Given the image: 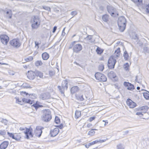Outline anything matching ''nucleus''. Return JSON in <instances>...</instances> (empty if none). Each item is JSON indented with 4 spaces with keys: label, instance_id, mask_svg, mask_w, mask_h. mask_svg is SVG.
<instances>
[{
    "label": "nucleus",
    "instance_id": "1",
    "mask_svg": "<svg viewBox=\"0 0 149 149\" xmlns=\"http://www.w3.org/2000/svg\"><path fill=\"white\" fill-rule=\"evenodd\" d=\"M118 24L120 31L121 32H123L125 29L126 25V19L124 16H121L119 17Z\"/></svg>",
    "mask_w": 149,
    "mask_h": 149
},
{
    "label": "nucleus",
    "instance_id": "2",
    "mask_svg": "<svg viewBox=\"0 0 149 149\" xmlns=\"http://www.w3.org/2000/svg\"><path fill=\"white\" fill-rule=\"evenodd\" d=\"M31 27L33 29H36L39 27L40 24V20L37 16H34L31 21Z\"/></svg>",
    "mask_w": 149,
    "mask_h": 149
},
{
    "label": "nucleus",
    "instance_id": "3",
    "mask_svg": "<svg viewBox=\"0 0 149 149\" xmlns=\"http://www.w3.org/2000/svg\"><path fill=\"white\" fill-rule=\"evenodd\" d=\"M52 118L51 112L49 109H47L43 111L42 120L45 122L49 121Z\"/></svg>",
    "mask_w": 149,
    "mask_h": 149
},
{
    "label": "nucleus",
    "instance_id": "4",
    "mask_svg": "<svg viewBox=\"0 0 149 149\" xmlns=\"http://www.w3.org/2000/svg\"><path fill=\"white\" fill-rule=\"evenodd\" d=\"M107 9L109 13L112 16L115 17L118 15V12L117 11L116 8L113 6L110 5L107 6Z\"/></svg>",
    "mask_w": 149,
    "mask_h": 149
},
{
    "label": "nucleus",
    "instance_id": "5",
    "mask_svg": "<svg viewBox=\"0 0 149 149\" xmlns=\"http://www.w3.org/2000/svg\"><path fill=\"white\" fill-rule=\"evenodd\" d=\"M68 84L67 81L66 80H63L62 82V87L58 86V88L60 92L62 94H64L65 90H67L68 88Z\"/></svg>",
    "mask_w": 149,
    "mask_h": 149
},
{
    "label": "nucleus",
    "instance_id": "6",
    "mask_svg": "<svg viewBox=\"0 0 149 149\" xmlns=\"http://www.w3.org/2000/svg\"><path fill=\"white\" fill-rule=\"evenodd\" d=\"M9 44L14 48H18L21 45L19 39L15 38L10 40L9 42Z\"/></svg>",
    "mask_w": 149,
    "mask_h": 149
},
{
    "label": "nucleus",
    "instance_id": "7",
    "mask_svg": "<svg viewBox=\"0 0 149 149\" xmlns=\"http://www.w3.org/2000/svg\"><path fill=\"white\" fill-rule=\"evenodd\" d=\"M95 76V78L98 80L104 82L106 81L107 80V78L106 76L101 73H96Z\"/></svg>",
    "mask_w": 149,
    "mask_h": 149
},
{
    "label": "nucleus",
    "instance_id": "8",
    "mask_svg": "<svg viewBox=\"0 0 149 149\" xmlns=\"http://www.w3.org/2000/svg\"><path fill=\"white\" fill-rule=\"evenodd\" d=\"M0 39L3 44L7 45L9 41V38L7 35L3 34L0 35Z\"/></svg>",
    "mask_w": 149,
    "mask_h": 149
},
{
    "label": "nucleus",
    "instance_id": "9",
    "mask_svg": "<svg viewBox=\"0 0 149 149\" xmlns=\"http://www.w3.org/2000/svg\"><path fill=\"white\" fill-rule=\"evenodd\" d=\"M82 48V47L80 44H74L73 48V52L75 53H79Z\"/></svg>",
    "mask_w": 149,
    "mask_h": 149
},
{
    "label": "nucleus",
    "instance_id": "10",
    "mask_svg": "<svg viewBox=\"0 0 149 149\" xmlns=\"http://www.w3.org/2000/svg\"><path fill=\"white\" fill-rule=\"evenodd\" d=\"M42 133V127L40 126L37 127L34 131V134L36 136L40 137Z\"/></svg>",
    "mask_w": 149,
    "mask_h": 149
},
{
    "label": "nucleus",
    "instance_id": "11",
    "mask_svg": "<svg viewBox=\"0 0 149 149\" xmlns=\"http://www.w3.org/2000/svg\"><path fill=\"white\" fill-rule=\"evenodd\" d=\"M104 141L102 140H97L95 141H93L91 142L87 143L86 144H84V145L85 146L86 148H88L90 146H91L92 145H93L96 143H102Z\"/></svg>",
    "mask_w": 149,
    "mask_h": 149
},
{
    "label": "nucleus",
    "instance_id": "12",
    "mask_svg": "<svg viewBox=\"0 0 149 149\" xmlns=\"http://www.w3.org/2000/svg\"><path fill=\"white\" fill-rule=\"evenodd\" d=\"M59 130L58 128H55L51 130L50 134L52 137H54L56 136L58 133Z\"/></svg>",
    "mask_w": 149,
    "mask_h": 149
},
{
    "label": "nucleus",
    "instance_id": "13",
    "mask_svg": "<svg viewBox=\"0 0 149 149\" xmlns=\"http://www.w3.org/2000/svg\"><path fill=\"white\" fill-rule=\"evenodd\" d=\"M50 97V94L49 93H42L40 95V98L43 100L49 99Z\"/></svg>",
    "mask_w": 149,
    "mask_h": 149
},
{
    "label": "nucleus",
    "instance_id": "14",
    "mask_svg": "<svg viewBox=\"0 0 149 149\" xmlns=\"http://www.w3.org/2000/svg\"><path fill=\"white\" fill-rule=\"evenodd\" d=\"M127 104L130 108H133L136 106V103L132 101L131 99H128L126 102Z\"/></svg>",
    "mask_w": 149,
    "mask_h": 149
},
{
    "label": "nucleus",
    "instance_id": "15",
    "mask_svg": "<svg viewBox=\"0 0 149 149\" xmlns=\"http://www.w3.org/2000/svg\"><path fill=\"white\" fill-rule=\"evenodd\" d=\"M27 77L29 79L31 80L33 79L35 76V71L33 72L32 71H29L27 74Z\"/></svg>",
    "mask_w": 149,
    "mask_h": 149
},
{
    "label": "nucleus",
    "instance_id": "16",
    "mask_svg": "<svg viewBox=\"0 0 149 149\" xmlns=\"http://www.w3.org/2000/svg\"><path fill=\"white\" fill-rule=\"evenodd\" d=\"M25 128L26 129V130L24 131V133L26 136V138L27 139H29V138L28 134H29L31 137H33V134L30 129H28L27 128Z\"/></svg>",
    "mask_w": 149,
    "mask_h": 149
},
{
    "label": "nucleus",
    "instance_id": "17",
    "mask_svg": "<svg viewBox=\"0 0 149 149\" xmlns=\"http://www.w3.org/2000/svg\"><path fill=\"white\" fill-rule=\"evenodd\" d=\"M124 85L127 87V89L128 90H132L134 89V86L129 82H125Z\"/></svg>",
    "mask_w": 149,
    "mask_h": 149
},
{
    "label": "nucleus",
    "instance_id": "18",
    "mask_svg": "<svg viewBox=\"0 0 149 149\" xmlns=\"http://www.w3.org/2000/svg\"><path fill=\"white\" fill-rule=\"evenodd\" d=\"M79 90V88L77 86H74L72 87L70 89V92L72 94H73L78 92Z\"/></svg>",
    "mask_w": 149,
    "mask_h": 149
},
{
    "label": "nucleus",
    "instance_id": "19",
    "mask_svg": "<svg viewBox=\"0 0 149 149\" xmlns=\"http://www.w3.org/2000/svg\"><path fill=\"white\" fill-rule=\"evenodd\" d=\"M8 141H4L0 145V149H5L8 145Z\"/></svg>",
    "mask_w": 149,
    "mask_h": 149
},
{
    "label": "nucleus",
    "instance_id": "20",
    "mask_svg": "<svg viewBox=\"0 0 149 149\" xmlns=\"http://www.w3.org/2000/svg\"><path fill=\"white\" fill-rule=\"evenodd\" d=\"M108 76L110 79L114 78L116 77V75L114 72L111 71L108 73Z\"/></svg>",
    "mask_w": 149,
    "mask_h": 149
},
{
    "label": "nucleus",
    "instance_id": "21",
    "mask_svg": "<svg viewBox=\"0 0 149 149\" xmlns=\"http://www.w3.org/2000/svg\"><path fill=\"white\" fill-rule=\"evenodd\" d=\"M42 56L43 59L45 60H47L49 57V54L46 52L43 53L42 55Z\"/></svg>",
    "mask_w": 149,
    "mask_h": 149
},
{
    "label": "nucleus",
    "instance_id": "22",
    "mask_svg": "<svg viewBox=\"0 0 149 149\" xmlns=\"http://www.w3.org/2000/svg\"><path fill=\"white\" fill-rule=\"evenodd\" d=\"M22 100L23 102L29 103L31 104L33 103V101L30 99H28L26 98H24L22 99Z\"/></svg>",
    "mask_w": 149,
    "mask_h": 149
},
{
    "label": "nucleus",
    "instance_id": "23",
    "mask_svg": "<svg viewBox=\"0 0 149 149\" xmlns=\"http://www.w3.org/2000/svg\"><path fill=\"white\" fill-rule=\"evenodd\" d=\"M116 59H115L113 57H110L108 60V63H111L113 64V65H115L116 63Z\"/></svg>",
    "mask_w": 149,
    "mask_h": 149
},
{
    "label": "nucleus",
    "instance_id": "24",
    "mask_svg": "<svg viewBox=\"0 0 149 149\" xmlns=\"http://www.w3.org/2000/svg\"><path fill=\"white\" fill-rule=\"evenodd\" d=\"M75 96L76 99L78 100H80V101H82L84 100H86V99L84 98L83 95H79L77 94H76L75 95Z\"/></svg>",
    "mask_w": 149,
    "mask_h": 149
},
{
    "label": "nucleus",
    "instance_id": "25",
    "mask_svg": "<svg viewBox=\"0 0 149 149\" xmlns=\"http://www.w3.org/2000/svg\"><path fill=\"white\" fill-rule=\"evenodd\" d=\"M35 76L39 77L40 78H42L43 77V73L38 70L35 71Z\"/></svg>",
    "mask_w": 149,
    "mask_h": 149
},
{
    "label": "nucleus",
    "instance_id": "26",
    "mask_svg": "<svg viewBox=\"0 0 149 149\" xmlns=\"http://www.w3.org/2000/svg\"><path fill=\"white\" fill-rule=\"evenodd\" d=\"M109 15L107 14H105L102 17V19L103 21L107 22L109 20Z\"/></svg>",
    "mask_w": 149,
    "mask_h": 149
},
{
    "label": "nucleus",
    "instance_id": "27",
    "mask_svg": "<svg viewBox=\"0 0 149 149\" xmlns=\"http://www.w3.org/2000/svg\"><path fill=\"white\" fill-rule=\"evenodd\" d=\"M120 48H118L117 50H116L114 52V54L116 57H118L120 55Z\"/></svg>",
    "mask_w": 149,
    "mask_h": 149
},
{
    "label": "nucleus",
    "instance_id": "28",
    "mask_svg": "<svg viewBox=\"0 0 149 149\" xmlns=\"http://www.w3.org/2000/svg\"><path fill=\"white\" fill-rule=\"evenodd\" d=\"M146 91H147L148 93L147 92H145V93H143V96L146 99V100H149V92Z\"/></svg>",
    "mask_w": 149,
    "mask_h": 149
},
{
    "label": "nucleus",
    "instance_id": "29",
    "mask_svg": "<svg viewBox=\"0 0 149 149\" xmlns=\"http://www.w3.org/2000/svg\"><path fill=\"white\" fill-rule=\"evenodd\" d=\"M81 116V112L79 111H76L75 112V118H78Z\"/></svg>",
    "mask_w": 149,
    "mask_h": 149
},
{
    "label": "nucleus",
    "instance_id": "30",
    "mask_svg": "<svg viewBox=\"0 0 149 149\" xmlns=\"http://www.w3.org/2000/svg\"><path fill=\"white\" fill-rule=\"evenodd\" d=\"M103 50L101 48H100L99 47H97L96 51L97 53L98 54H102V53H103Z\"/></svg>",
    "mask_w": 149,
    "mask_h": 149
},
{
    "label": "nucleus",
    "instance_id": "31",
    "mask_svg": "<svg viewBox=\"0 0 149 149\" xmlns=\"http://www.w3.org/2000/svg\"><path fill=\"white\" fill-rule=\"evenodd\" d=\"M6 13L8 15V17L10 19L12 18V13L11 10H8L6 12Z\"/></svg>",
    "mask_w": 149,
    "mask_h": 149
},
{
    "label": "nucleus",
    "instance_id": "32",
    "mask_svg": "<svg viewBox=\"0 0 149 149\" xmlns=\"http://www.w3.org/2000/svg\"><path fill=\"white\" fill-rule=\"evenodd\" d=\"M92 38L93 36H92L89 35L85 39L86 40L89 41L88 42L92 43V41H91V39Z\"/></svg>",
    "mask_w": 149,
    "mask_h": 149
},
{
    "label": "nucleus",
    "instance_id": "33",
    "mask_svg": "<svg viewBox=\"0 0 149 149\" xmlns=\"http://www.w3.org/2000/svg\"><path fill=\"white\" fill-rule=\"evenodd\" d=\"M94 130H97L96 129H92L91 131H89L88 132V134L90 135H93L95 133V132L94 131Z\"/></svg>",
    "mask_w": 149,
    "mask_h": 149
},
{
    "label": "nucleus",
    "instance_id": "34",
    "mask_svg": "<svg viewBox=\"0 0 149 149\" xmlns=\"http://www.w3.org/2000/svg\"><path fill=\"white\" fill-rule=\"evenodd\" d=\"M123 56L125 60H128V59L129 56L128 54L126 51H125L124 52Z\"/></svg>",
    "mask_w": 149,
    "mask_h": 149
},
{
    "label": "nucleus",
    "instance_id": "35",
    "mask_svg": "<svg viewBox=\"0 0 149 149\" xmlns=\"http://www.w3.org/2000/svg\"><path fill=\"white\" fill-rule=\"evenodd\" d=\"M32 106L34 107L36 110H37L39 108L42 107V105H40L36 104H33Z\"/></svg>",
    "mask_w": 149,
    "mask_h": 149
},
{
    "label": "nucleus",
    "instance_id": "36",
    "mask_svg": "<svg viewBox=\"0 0 149 149\" xmlns=\"http://www.w3.org/2000/svg\"><path fill=\"white\" fill-rule=\"evenodd\" d=\"M42 64V63L41 61H37L35 63V65L37 66H41Z\"/></svg>",
    "mask_w": 149,
    "mask_h": 149
},
{
    "label": "nucleus",
    "instance_id": "37",
    "mask_svg": "<svg viewBox=\"0 0 149 149\" xmlns=\"http://www.w3.org/2000/svg\"><path fill=\"white\" fill-rule=\"evenodd\" d=\"M0 122L3 123L5 125H7L8 123V120L6 119L3 118L0 119Z\"/></svg>",
    "mask_w": 149,
    "mask_h": 149
},
{
    "label": "nucleus",
    "instance_id": "38",
    "mask_svg": "<svg viewBox=\"0 0 149 149\" xmlns=\"http://www.w3.org/2000/svg\"><path fill=\"white\" fill-rule=\"evenodd\" d=\"M117 149H124L125 148L124 146L121 144H120L117 146Z\"/></svg>",
    "mask_w": 149,
    "mask_h": 149
},
{
    "label": "nucleus",
    "instance_id": "39",
    "mask_svg": "<svg viewBox=\"0 0 149 149\" xmlns=\"http://www.w3.org/2000/svg\"><path fill=\"white\" fill-rule=\"evenodd\" d=\"M115 65H113V64L111 63H108V65L109 68V69H112L114 68Z\"/></svg>",
    "mask_w": 149,
    "mask_h": 149
},
{
    "label": "nucleus",
    "instance_id": "40",
    "mask_svg": "<svg viewBox=\"0 0 149 149\" xmlns=\"http://www.w3.org/2000/svg\"><path fill=\"white\" fill-rule=\"evenodd\" d=\"M132 38L133 39L136 40L137 42H138V38L137 36V35L136 34L134 33Z\"/></svg>",
    "mask_w": 149,
    "mask_h": 149
},
{
    "label": "nucleus",
    "instance_id": "41",
    "mask_svg": "<svg viewBox=\"0 0 149 149\" xmlns=\"http://www.w3.org/2000/svg\"><path fill=\"white\" fill-rule=\"evenodd\" d=\"M78 13L77 12V11L75 10L72 11L71 12L70 14L72 15L73 17L77 15Z\"/></svg>",
    "mask_w": 149,
    "mask_h": 149
},
{
    "label": "nucleus",
    "instance_id": "42",
    "mask_svg": "<svg viewBox=\"0 0 149 149\" xmlns=\"http://www.w3.org/2000/svg\"><path fill=\"white\" fill-rule=\"evenodd\" d=\"M143 49L144 52L149 53V48L148 47H144Z\"/></svg>",
    "mask_w": 149,
    "mask_h": 149
},
{
    "label": "nucleus",
    "instance_id": "43",
    "mask_svg": "<svg viewBox=\"0 0 149 149\" xmlns=\"http://www.w3.org/2000/svg\"><path fill=\"white\" fill-rule=\"evenodd\" d=\"M7 134L9 136L12 137L13 139H14L15 138V135H14L12 133H10L9 132H8Z\"/></svg>",
    "mask_w": 149,
    "mask_h": 149
},
{
    "label": "nucleus",
    "instance_id": "44",
    "mask_svg": "<svg viewBox=\"0 0 149 149\" xmlns=\"http://www.w3.org/2000/svg\"><path fill=\"white\" fill-rule=\"evenodd\" d=\"M77 42L76 41H74L72 42L71 44L70 45V46L69 47V49H70L72 48V47L73 48V46L74 45V44L76 42Z\"/></svg>",
    "mask_w": 149,
    "mask_h": 149
},
{
    "label": "nucleus",
    "instance_id": "45",
    "mask_svg": "<svg viewBox=\"0 0 149 149\" xmlns=\"http://www.w3.org/2000/svg\"><path fill=\"white\" fill-rule=\"evenodd\" d=\"M104 68V66L103 65H100L99 67V70L101 71L103 70Z\"/></svg>",
    "mask_w": 149,
    "mask_h": 149
},
{
    "label": "nucleus",
    "instance_id": "46",
    "mask_svg": "<svg viewBox=\"0 0 149 149\" xmlns=\"http://www.w3.org/2000/svg\"><path fill=\"white\" fill-rule=\"evenodd\" d=\"M55 122L57 123L58 124L60 122V119L59 118L57 117H56L55 119Z\"/></svg>",
    "mask_w": 149,
    "mask_h": 149
},
{
    "label": "nucleus",
    "instance_id": "47",
    "mask_svg": "<svg viewBox=\"0 0 149 149\" xmlns=\"http://www.w3.org/2000/svg\"><path fill=\"white\" fill-rule=\"evenodd\" d=\"M21 138V137L20 135H16L15 136V138L14 139L16 141H18Z\"/></svg>",
    "mask_w": 149,
    "mask_h": 149
},
{
    "label": "nucleus",
    "instance_id": "48",
    "mask_svg": "<svg viewBox=\"0 0 149 149\" xmlns=\"http://www.w3.org/2000/svg\"><path fill=\"white\" fill-rule=\"evenodd\" d=\"M33 59V58L32 56L29 57L28 58H26L25 60L28 62L30 61H31Z\"/></svg>",
    "mask_w": 149,
    "mask_h": 149
},
{
    "label": "nucleus",
    "instance_id": "49",
    "mask_svg": "<svg viewBox=\"0 0 149 149\" xmlns=\"http://www.w3.org/2000/svg\"><path fill=\"white\" fill-rule=\"evenodd\" d=\"M6 133L4 130L0 131V134L4 136L6 134Z\"/></svg>",
    "mask_w": 149,
    "mask_h": 149
},
{
    "label": "nucleus",
    "instance_id": "50",
    "mask_svg": "<svg viewBox=\"0 0 149 149\" xmlns=\"http://www.w3.org/2000/svg\"><path fill=\"white\" fill-rule=\"evenodd\" d=\"M49 74L50 76H52L55 74V72L52 70H50L49 71Z\"/></svg>",
    "mask_w": 149,
    "mask_h": 149
},
{
    "label": "nucleus",
    "instance_id": "51",
    "mask_svg": "<svg viewBox=\"0 0 149 149\" xmlns=\"http://www.w3.org/2000/svg\"><path fill=\"white\" fill-rule=\"evenodd\" d=\"M8 73L10 75H13L15 74V72L12 70H9Z\"/></svg>",
    "mask_w": 149,
    "mask_h": 149
},
{
    "label": "nucleus",
    "instance_id": "52",
    "mask_svg": "<svg viewBox=\"0 0 149 149\" xmlns=\"http://www.w3.org/2000/svg\"><path fill=\"white\" fill-rule=\"evenodd\" d=\"M43 8L46 10H47L48 11H49L50 10V7L48 6H44L43 7Z\"/></svg>",
    "mask_w": 149,
    "mask_h": 149
},
{
    "label": "nucleus",
    "instance_id": "53",
    "mask_svg": "<svg viewBox=\"0 0 149 149\" xmlns=\"http://www.w3.org/2000/svg\"><path fill=\"white\" fill-rule=\"evenodd\" d=\"M148 109V107L147 106L142 107H141L140 108V109L141 110H143L144 109L146 110Z\"/></svg>",
    "mask_w": 149,
    "mask_h": 149
},
{
    "label": "nucleus",
    "instance_id": "54",
    "mask_svg": "<svg viewBox=\"0 0 149 149\" xmlns=\"http://www.w3.org/2000/svg\"><path fill=\"white\" fill-rule=\"evenodd\" d=\"M56 127H58L60 129H62L63 127V124H61V125H59L56 126Z\"/></svg>",
    "mask_w": 149,
    "mask_h": 149
},
{
    "label": "nucleus",
    "instance_id": "55",
    "mask_svg": "<svg viewBox=\"0 0 149 149\" xmlns=\"http://www.w3.org/2000/svg\"><path fill=\"white\" fill-rule=\"evenodd\" d=\"M136 114L139 116L140 117H141L143 115L141 112H137L136 113Z\"/></svg>",
    "mask_w": 149,
    "mask_h": 149
},
{
    "label": "nucleus",
    "instance_id": "56",
    "mask_svg": "<svg viewBox=\"0 0 149 149\" xmlns=\"http://www.w3.org/2000/svg\"><path fill=\"white\" fill-rule=\"evenodd\" d=\"M146 11L148 13H149V4L146 7Z\"/></svg>",
    "mask_w": 149,
    "mask_h": 149
},
{
    "label": "nucleus",
    "instance_id": "57",
    "mask_svg": "<svg viewBox=\"0 0 149 149\" xmlns=\"http://www.w3.org/2000/svg\"><path fill=\"white\" fill-rule=\"evenodd\" d=\"M135 3H141L142 2V0H132Z\"/></svg>",
    "mask_w": 149,
    "mask_h": 149
},
{
    "label": "nucleus",
    "instance_id": "58",
    "mask_svg": "<svg viewBox=\"0 0 149 149\" xmlns=\"http://www.w3.org/2000/svg\"><path fill=\"white\" fill-rule=\"evenodd\" d=\"M95 118V116L91 117L89 119V121L90 122H91L92 121H93V120H94V119Z\"/></svg>",
    "mask_w": 149,
    "mask_h": 149
},
{
    "label": "nucleus",
    "instance_id": "59",
    "mask_svg": "<svg viewBox=\"0 0 149 149\" xmlns=\"http://www.w3.org/2000/svg\"><path fill=\"white\" fill-rule=\"evenodd\" d=\"M65 27L63 29V30L62 31V35L63 36H65Z\"/></svg>",
    "mask_w": 149,
    "mask_h": 149
},
{
    "label": "nucleus",
    "instance_id": "60",
    "mask_svg": "<svg viewBox=\"0 0 149 149\" xmlns=\"http://www.w3.org/2000/svg\"><path fill=\"white\" fill-rule=\"evenodd\" d=\"M35 47H37V49L38 48H39V46H38V45H39V43L38 42H36V41H35Z\"/></svg>",
    "mask_w": 149,
    "mask_h": 149
},
{
    "label": "nucleus",
    "instance_id": "61",
    "mask_svg": "<svg viewBox=\"0 0 149 149\" xmlns=\"http://www.w3.org/2000/svg\"><path fill=\"white\" fill-rule=\"evenodd\" d=\"M57 29V27L56 26H54L53 29V30L52 32L53 33H54L56 31V30Z\"/></svg>",
    "mask_w": 149,
    "mask_h": 149
},
{
    "label": "nucleus",
    "instance_id": "62",
    "mask_svg": "<svg viewBox=\"0 0 149 149\" xmlns=\"http://www.w3.org/2000/svg\"><path fill=\"white\" fill-rule=\"evenodd\" d=\"M135 80L136 81L139 83L140 81V80L138 79V76H136Z\"/></svg>",
    "mask_w": 149,
    "mask_h": 149
},
{
    "label": "nucleus",
    "instance_id": "63",
    "mask_svg": "<svg viewBox=\"0 0 149 149\" xmlns=\"http://www.w3.org/2000/svg\"><path fill=\"white\" fill-rule=\"evenodd\" d=\"M25 128H24L22 127H20L19 128V130L21 131H23L24 130V131L26 130V129L25 128Z\"/></svg>",
    "mask_w": 149,
    "mask_h": 149
},
{
    "label": "nucleus",
    "instance_id": "64",
    "mask_svg": "<svg viewBox=\"0 0 149 149\" xmlns=\"http://www.w3.org/2000/svg\"><path fill=\"white\" fill-rule=\"evenodd\" d=\"M99 9L100 10L103 11L104 9V8L102 6H100L99 7Z\"/></svg>",
    "mask_w": 149,
    "mask_h": 149
}]
</instances>
